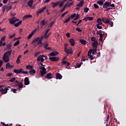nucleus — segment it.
Returning <instances> with one entry per match:
<instances>
[{"mask_svg": "<svg viewBox=\"0 0 126 126\" xmlns=\"http://www.w3.org/2000/svg\"><path fill=\"white\" fill-rule=\"evenodd\" d=\"M66 63H67V62L65 61L64 60H63L62 62V65H65L66 64Z\"/></svg>", "mask_w": 126, "mask_h": 126, "instance_id": "43", "label": "nucleus"}, {"mask_svg": "<svg viewBox=\"0 0 126 126\" xmlns=\"http://www.w3.org/2000/svg\"><path fill=\"white\" fill-rule=\"evenodd\" d=\"M93 44V48H95L96 49V46H98V42H93L92 43Z\"/></svg>", "mask_w": 126, "mask_h": 126, "instance_id": "34", "label": "nucleus"}, {"mask_svg": "<svg viewBox=\"0 0 126 126\" xmlns=\"http://www.w3.org/2000/svg\"><path fill=\"white\" fill-rule=\"evenodd\" d=\"M13 67V66L12 65H10L9 63H8L6 64V68L7 69L8 68H12Z\"/></svg>", "mask_w": 126, "mask_h": 126, "instance_id": "22", "label": "nucleus"}, {"mask_svg": "<svg viewBox=\"0 0 126 126\" xmlns=\"http://www.w3.org/2000/svg\"><path fill=\"white\" fill-rule=\"evenodd\" d=\"M67 5V3L65 5H64L63 8L61 10V13H63V12L64 11V9H65V7H66Z\"/></svg>", "mask_w": 126, "mask_h": 126, "instance_id": "32", "label": "nucleus"}, {"mask_svg": "<svg viewBox=\"0 0 126 126\" xmlns=\"http://www.w3.org/2000/svg\"><path fill=\"white\" fill-rule=\"evenodd\" d=\"M65 53H66L67 55H72V52L70 49H67L66 51H65Z\"/></svg>", "mask_w": 126, "mask_h": 126, "instance_id": "28", "label": "nucleus"}, {"mask_svg": "<svg viewBox=\"0 0 126 126\" xmlns=\"http://www.w3.org/2000/svg\"><path fill=\"white\" fill-rule=\"evenodd\" d=\"M59 57H49L50 61H51L52 62H58L59 61Z\"/></svg>", "mask_w": 126, "mask_h": 126, "instance_id": "8", "label": "nucleus"}, {"mask_svg": "<svg viewBox=\"0 0 126 126\" xmlns=\"http://www.w3.org/2000/svg\"><path fill=\"white\" fill-rule=\"evenodd\" d=\"M88 11H89V8L88 7H86L84 8V12H88Z\"/></svg>", "mask_w": 126, "mask_h": 126, "instance_id": "51", "label": "nucleus"}, {"mask_svg": "<svg viewBox=\"0 0 126 126\" xmlns=\"http://www.w3.org/2000/svg\"><path fill=\"white\" fill-rule=\"evenodd\" d=\"M46 23L47 22H45V20H43L40 22V24L41 26H44V25H45Z\"/></svg>", "mask_w": 126, "mask_h": 126, "instance_id": "33", "label": "nucleus"}, {"mask_svg": "<svg viewBox=\"0 0 126 126\" xmlns=\"http://www.w3.org/2000/svg\"><path fill=\"white\" fill-rule=\"evenodd\" d=\"M67 0H63V1H60V3L59 4V7H63V3L65 2Z\"/></svg>", "mask_w": 126, "mask_h": 126, "instance_id": "29", "label": "nucleus"}, {"mask_svg": "<svg viewBox=\"0 0 126 126\" xmlns=\"http://www.w3.org/2000/svg\"><path fill=\"white\" fill-rule=\"evenodd\" d=\"M46 8H47V6H45L43 8H41L38 9L36 12V15H37V16H39V14H40V13H43L45 9H46Z\"/></svg>", "mask_w": 126, "mask_h": 126, "instance_id": "6", "label": "nucleus"}, {"mask_svg": "<svg viewBox=\"0 0 126 126\" xmlns=\"http://www.w3.org/2000/svg\"><path fill=\"white\" fill-rule=\"evenodd\" d=\"M11 91L13 92V93H16V91H17V89H11Z\"/></svg>", "mask_w": 126, "mask_h": 126, "instance_id": "62", "label": "nucleus"}, {"mask_svg": "<svg viewBox=\"0 0 126 126\" xmlns=\"http://www.w3.org/2000/svg\"><path fill=\"white\" fill-rule=\"evenodd\" d=\"M49 46V43H48L47 42H45V44L44 46V48L45 50H49V51H50L51 50H52V48L50 47H48Z\"/></svg>", "mask_w": 126, "mask_h": 126, "instance_id": "12", "label": "nucleus"}, {"mask_svg": "<svg viewBox=\"0 0 126 126\" xmlns=\"http://www.w3.org/2000/svg\"><path fill=\"white\" fill-rule=\"evenodd\" d=\"M83 63L82 62L80 63H77L76 64V67L79 68L80 66H81V64H82Z\"/></svg>", "mask_w": 126, "mask_h": 126, "instance_id": "42", "label": "nucleus"}, {"mask_svg": "<svg viewBox=\"0 0 126 126\" xmlns=\"http://www.w3.org/2000/svg\"><path fill=\"white\" fill-rule=\"evenodd\" d=\"M57 55H59V52H52L50 53L49 56L50 57H54L55 56H57Z\"/></svg>", "mask_w": 126, "mask_h": 126, "instance_id": "17", "label": "nucleus"}, {"mask_svg": "<svg viewBox=\"0 0 126 126\" xmlns=\"http://www.w3.org/2000/svg\"><path fill=\"white\" fill-rule=\"evenodd\" d=\"M83 3H84V0H81L79 3L76 5V6H78L79 7H82V6H83Z\"/></svg>", "mask_w": 126, "mask_h": 126, "instance_id": "15", "label": "nucleus"}, {"mask_svg": "<svg viewBox=\"0 0 126 126\" xmlns=\"http://www.w3.org/2000/svg\"><path fill=\"white\" fill-rule=\"evenodd\" d=\"M97 23H98L97 25H102V24H103L102 23V19H101V18L97 19Z\"/></svg>", "mask_w": 126, "mask_h": 126, "instance_id": "31", "label": "nucleus"}, {"mask_svg": "<svg viewBox=\"0 0 126 126\" xmlns=\"http://www.w3.org/2000/svg\"><path fill=\"white\" fill-rule=\"evenodd\" d=\"M75 18H74L73 19V20H77V19H79V18H80V15L79 14H77V15H76V16H75Z\"/></svg>", "mask_w": 126, "mask_h": 126, "instance_id": "39", "label": "nucleus"}, {"mask_svg": "<svg viewBox=\"0 0 126 126\" xmlns=\"http://www.w3.org/2000/svg\"><path fill=\"white\" fill-rule=\"evenodd\" d=\"M76 16V14L74 13L73 14L71 15L70 19L71 18L72 19H73V18H74V17H75Z\"/></svg>", "mask_w": 126, "mask_h": 126, "instance_id": "48", "label": "nucleus"}, {"mask_svg": "<svg viewBox=\"0 0 126 126\" xmlns=\"http://www.w3.org/2000/svg\"><path fill=\"white\" fill-rule=\"evenodd\" d=\"M92 55H95V54H97V45L96 46V47L95 49H92Z\"/></svg>", "mask_w": 126, "mask_h": 126, "instance_id": "26", "label": "nucleus"}, {"mask_svg": "<svg viewBox=\"0 0 126 126\" xmlns=\"http://www.w3.org/2000/svg\"><path fill=\"white\" fill-rule=\"evenodd\" d=\"M107 7H110V2L106 1L103 5V8H107Z\"/></svg>", "mask_w": 126, "mask_h": 126, "instance_id": "13", "label": "nucleus"}, {"mask_svg": "<svg viewBox=\"0 0 126 126\" xmlns=\"http://www.w3.org/2000/svg\"><path fill=\"white\" fill-rule=\"evenodd\" d=\"M9 23L10 24H12V25L14 24V23H15V20L10 19L9 21Z\"/></svg>", "mask_w": 126, "mask_h": 126, "instance_id": "41", "label": "nucleus"}, {"mask_svg": "<svg viewBox=\"0 0 126 126\" xmlns=\"http://www.w3.org/2000/svg\"><path fill=\"white\" fill-rule=\"evenodd\" d=\"M113 7L114 9H115V8H116V7L115 6V4H111V2H110V6L109 7Z\"/></svg>", "mask_w": 126, "mask_h": 126, "instance_id": "49", "label": "nucleus"}, {"mask_svg": "<svg viewBox=\"0 0 126 126\" xmlns=\"http://www.w3.org/2000/svg\"><path fill=\"white\" fill-rule=\"evenodd\" d=\"M70 16H69L64 22V23H67L69 21H70Z\"/></svg>", "mask_w": 126, "mask_h": 126, "instance_id": "36", "label": "nucleus"}, {"mask_svg": "<svg viewBox=\"0 0 126 126\" xmlns=\"http://www.w3.org/2000/svg\"><path fill=\"white\" fill-rule=\"evenodd\" d=\"M39 54L40 53L37 52L34 54V57H35V58H37V57L38 56Z\"/></svg>", "mask_w": 126, "mask_h": 126, "instance_id": "64", "label": "nucleus"}, {"mask_svg": "<svg viewBox=\"0 0 126 126\" xmlns=\"http://www.w3.org/2000/svg\"><path fill=\"white\" fill-rule=\"evenodd\" d=\"M33 0H29V1L27 2L28 5L30 7H32V4H33Z\"/></svg>", "mask_w": 126, "mask_h": 126, "instance_id": "23", "label": "nucleus"}, {"mask_svg": "<svg viewBox=\"0 0 126 126\" xmlns=\"http://www.w3.org/2000/svg\"><path fill=\"white\" fill-rule=\"evenodd\" d=\"M89 59H90L91 61H92V60H94V57H93V56L90 55L89 56Z\"/></svg>", "mask_w": 126, "mask_h": 126, "instance_id": "60", "label": "nucleus"}, {"mask_svg": "<svg viewBox=\"0 0 126 126\" xmlns=\"http://www.w3.org/2000/svg\"><path fill=\"white\" fill-rule=\"evenodd\" d=\"M71 5H73V2H71L70 3H69L67 6L68 7H70Z\"/></svg>", "mask_w": 126, "mask_h": 126, "instance_id": "59", "label": "nucleus"}, {"mask_svg": "<svg viewBox=\"0 0 126 126\" xmlns=\"http://www.w3.org/2000/svg\"><path fill=\"white\" fill-rule=\"evenodd\" d=\"M50 35H46V33L44 34V35H42L41 36L37 37L35 38H34L32 41V42L31 44H34V43L37 42V45H41V44H42V40L45 38V39H47V38H49V36Z\"/></svg>", "mask_w": 126, "mask_h": 126, "instance_id": "1", "label": "nucleus"}, {"mask_svg": "<svg viewBox=\"0 0 126 126\" xmlns=\"http://www.w3.org/2000/svg\"><path fill=\"white\" fill-rule=\"evenodd\" d=\"M22 23V21H20L14 24L15 27H18Z\"/></svg>", "mask_w": 126, "mask_h": 126, "instance_id": "27", "label": "nucleus"}, {"mask_svg": "<svg viewBox=\"0 0 126 126\" xmlns=\"http://www.w3.org/2000/svg\"><path fill=\"white\" fill-rule=\"evenodd\" d=\"M45 78L47 79H52L53 77H52V74L51 73H48L45 76Z\"/></svg>", "mask_w": 126, "mask_h": 126, "instance_id": "20", "label": "nucleus"}, {"mask_svg": "<svg viewBox=\"0 0 126 126\" xmlns=\"http://www.w3.org/2000/svg\"><path fill=\"white\" fill-rule=\"evenodd\" d=\"M15 79H16V78H15V77L12 78L11 79L9 80L10 82H14V81H15Z\"/></svg>", "mask_w": 126, "mask_h": 126, "instance_id": "52", "label": "nucleus"}, {"mask_svg": "<svg viewBox=\"0 0 126 126\" xmlns=\"http://www.w3.org/2000/svg\"><path fill=\"white\" fill-rule=\"evenodd\" d=\"M50 30H51V29H46V32L45 33V35H47L48 33H49V31H50Z\"/></svg>", "mask_w": 126, "mask_h": 126, "instance_id": "54", "label": "nucleus"}, {"mask_svg": "<svg viewBox=\"0 0 126 126\" xmlns=\"http://www.w3.org/2000/svg\"><path fill=\"white\" fill-rule=\"evenodd\" d=\"M91 40L93 42H94V43L97 42V40L96 39H95V37H92L91 38Z\"/></svg>", "mask_w": 126, "mask_h": 126, "instance_id": "45", "label": "nucleus"}, {"mask_svg": "<svg viewBox=\"0 0 126 126\" xmlns=\"http://www.w3.org/2000/svg\"><path fill=\"white\" fill-rule=\"evenodd\" d=\"M76 31H78V32H82V30L80 29L79 28H76Z\"/></svg>", "mask_w": 126, "mask_h": 126, "instance_id": "56", "label": "nucleus"}, {"mask_svg": "<svg viewBox=\"0 0 126 126\" xmlns=\"http://www.w3.org/2000/svg\"><path fill=\"white\" fill-rule=\"evenodd\" d=\"M97 4L101 5V6H102V5H104V1L102 0H99L97 1Z\"/></svg>", "mask_w": 126, "mask_h": 126, "instance_id": "25", "label": "nucleus"}, {"mask_svg": "<svg viewBox=\"0 0 126 126\" xmlns=\"http://www.w3.org/2000/svg\"><path fill=\"white\" fill-rule=\"evenodd\" d=\"M28 18H32V15H25L23 18V20H25V19H28Z\"/></svg>", "mask_w": 126, "mask_h": 126, "instance_id": "18", "label": "nucleus"}, {"mask_svg": "<svg viewBox=\"0 0 126 126\" xmlns=\"http://www.w3.org/2000/svg\"><path fill=\"white\" fill-rule=\"evenodd\" d=\"M55 24V21H52L49 25V26L48 27V28H51L52 26H53Z\"/></svg>", "mask_w": 126, "mask_h": 126, "instance_id": "38", "label": "nucleus"}, {"mask_svg": "<svg viewBox=\"0 0 126 126\" xmlns=\"http://www.w3.org/2000/svg\"><path fill=\"white\" fill-rule=\"evenodd\" d=\"M23 69H14V72L15 73H17V74H19V73H23V74H28V71H23Z\"/></svg>", "mask_w": 126, "mask_h": 126, "instance_id": "4", "label": "nucleus"}, {"mask_svg": "<svg viewBox=\"0 0 126 126\" xmlns=\"http://www.w3.org/2000/svg\"><path fill=\"white\" fill-rule=\"evenodd\" d=\"M19 89H21V88H23V84H22V82H20L19 84L18 85Z\"/></svg>", "mask_w": 126, "mask_h": 126, "instance_id": "37", "label": "nucleus"}, {"mask_svg": "<svg viewBox=\"0 0 126 126\" xmlns=\"http://www.w3.org/2000/svg\"><path fill=\"white\" fill-rule=\"evenodd\" d=\"M8 88L10 89V86H7V87L5 88L3 90V92H2V94H6V93L7 92V91L8 90Z\"/></svg>", "mask_w": 126, "mask_h": 126, "instance_id": "16", "label": "nucleus"}, {"mask_svg": "<svg viewBox=\"0 0 126 126\" xmlns=\"http://www.w3.org/2000/svg\"><path fill=\"white\" fill-rule=\"evenodd\" d=\"M29 73H30V74H31L32 75V74H35V73H36V71L34 69H32L29 71Z\"/></svg>", "mask_w": 126, "mask_h": 126, "instance_id": "24", "label": "nucleus"}, {"mask_svg": "<svg viewBox=\"0 0 126 126\" xmlns=\"http://www.w3.org/2000/svg\"><path fill=\"white\" fill-rule=\"evenodd\" d=\"M24 84L25 85H29L30 84V81H29V78L27 77L25 78Z\"/></svg>", "mask_w": 126, "mask_h": 126, "instance_id": "9", "label": "nucleus"}, {"mask_svg": "<svg viewBox=\"0 0 126 126\" xmlns=\"http://www.w3.org/2000/svg\"><path fill=\"white\" fill-rule=\"evenodd\" d=\"M26 68L27 69H31V70L32 69H33V66L31 65H28L26 66Z\"/></svg>", "mask_w": 126, "mask_h": 126, "instance_id": "35", "label": "nucleus"}, {"mask_svg": "<svg viewBox=\"0 0 126 126\" xmlns=\"http://www.w3.org/2000/svg\"><path fill=\"white\" fill-rule=\"evenodd\" d=\"M0 41H1L2 42H4V41H5V36H3L2 37H1Z\"/></svg>", "mask_w": 126, "mask_h": 126, "instance_id": "57", "label": "nucleus"}, {"mask_svg": "<svg viewBox=\"0 0 126 126\" xmlns=\"http://www.w3.org/2000/svg\"><path fill=\"white\" fill-rule=\"evenodd\" d=\"M16 63L19 64V63H20V58H18L17 57V59L16 60Z\"/></svg>", "mask_w": 126, "mask_h": 126, "instance_id": "55", "label": "nucleus"}, {"mask_svg": "<svg viewBox=\"0 0 126 126\" xmlns=\"http://www.w3.org/2000/svg\"><path fill=\"white\" fill-rule=\"evenodd\" d=\"M43 58L44 57L43 56V55H40L38 56L37 58V62H40L41 61V62L43 63V62L45 61Z\"/></svg>", "mask_w": 126, "mask_h": 126, "instance_id": "10", "label": "nucleus"}, {"mask_svg": "<svg viewBox=\"0 0 126 126\" xmlns=\"http://www.w3.org/2000/svg\"><path fill=\"white\" fill-rule=\"evenodd\" d=\"M109 119H110V115H108L107 116V119L105 121V124H108Z\"/></svg>", "mask_w": 126, "mask_h": 126, "instance_id": "40", "label": "nucleus"}, {"mask_svg": "<svg viewBox=\"0 0 126 126\" xmlns=\"http://www.w3.org/2000/svg\"><path fill=\"white\" fill-rule=\"evenodd\" d=\"M41 70L40 71V74L42 76H44L46 73H47V69L45 67H41Z\"/></svg>", "mask_w": 126, "mask_h": 126, "instance_id": "5", "label": "nucleus"}, {"mask_svg": "<svg viewBox=\"0 0 126 126\" xmlns=\"http://www.w3.org/2000/svg\"><path fill=\"white\" fill-rule=\"evenodd\" d=\"M69 42L71 46H72V47L74 46V45H75V42H74V39H73V38L70 39V40H69Z\"/></svg>", "mask_w": 126, "mask_h": 126, "instance_id": "14", "label": "nucleus"}, {"mask_svg": "<svg viewBox=\"0 0 126 126\" xmlns=\"http://www.w3.org/2000/svg\"><path fill=\"white\" fill-rule=\"evenodd\" d=\"M60 3H61V1H58L56 3L53 2L51 4L52 5L53 8H55V7H57V6H58V5H59V4H60Z\"/></svg>", "mask_w": 126, "mask_h": 126, "instance_id": "11", "label": "nucleus"}, {"mask_svg": "<svg viewBox=\"0 0 126 126\" xmlns=\"http://www.w3.org/2000/svg\"><path fill=\"white\" fill-rule=\"evenodd\" d=\"M11 47H12V45H11V43H9L6 45V49L7 50V51H9V50L11 49Z\"/></svg>", "mask_w": 126, "mask_h": 126, "instance_id": "21", "label": "nucleus"}, {"mask_svg": "<svg viewBox=\"0 0 126 126\" xmlns=\"http://www.w3.org/2000/svg\"><path fill=\"white\" fill-rule=\"evenodd\" d=\"M56 79H62L63 78V76H62L59 73H57L56 74Z\"/></svg>", "mask_w": 126, "mask_h": 126, "instance_id": "19", "label": "nucleus"}, {"mask_svg": "<svg viewBox=\"0 0 126 126\" xmlns=\"http://www.w3.org/2000/svg\"><path fill=\"white\" fill-rule=\"evenodd\" d=\"M19 40L17 41L14 44V47H16V46H18V44H19Z\"/></svg>", "mask_w": 126, "mask_h": 126, "instance_id": "50", "label": "nucleus"}, {"mask_svg": "<svg viewBox=\"0 0 126 126\" xmlns=\"http://www.w3.org/2000/svg\"><path fill=\"white\" fill-rule=\"evenodd\" d=\"M88 18L90 21H92V20H93V17H88Z\"/></svg>", "mask_w": 126, "mask_h": 126, "instance_id": "63", "label": "nucleus"}, {"mask_svg": "<svg viewBox=\"0 0 126 126\" xmlns=\"http://www.w3.org/2000/svg\"><path fill=\"white\" fill-rule=\"evenodd\" d=\"M108 24H110L111 27H113V26H114V23L113 22H111L110 20Z\"/></svg>", "mask_w": 126, "mask_h": 126, "instance_id": "47", "label": "nucleus"}, {"mask_svg": "<svg viewBox=\"0 0 126 126\" xmlns=\"http://www.w3.org/2000/svg\"><path fill=\"white\" fill-rule=\"evenodd\" d=\"M32 36H33V34H32V33L30 34L28 36V40L31 39V38H32Z\"/></svg>", "mask_w": 126, "mask_h": 126, "instance_id": "53", "label": "nucleus"}, {"mask_svg": "<svg viewBox=\"0 0 126 126\" xmlns=\"http://www.w3.org/2000/svg\"><path fill=\"white\" fill-rule=\"evenodd\" d=\"M12 8V6L10 5V6H7L4 5L2 7V13H4V12L6 11H9L10 9Z\"/></svg>", "mask_w": 126, "mask_h": 126, "instance_id": "3", "label": "nucleus"}, {"mask_svg": "<svg viewBox=\"0 0 126 126\" xmlns=\"http://www.w3.org/2000/svg\"><path fill=\"white\" fill-rule=\"evenodd\" d=\"M94 8H99V6H98L97 4L94 3Z\"/></svg>", "mask_w": 126, "mask_h": 126, "instance_id": "58", "label": "nucleus"}, {"mask_svg": "<svg viewBox=\"0 0 126 126\" xmlns=\"http://www.w3.org/2000/svg\"><path fill=\"white\" fill-rule=\"evenodd\" d=\"M80 42L82 45H86L87 41L84 39H80Z\"/></svg>", "mask_w": 126, "mask_h": 126, "instance_id": "30", "label": "nucleus"}, {"mask_svg": "<svg viewBox=\"0 0 126 126\" xmlns=\"http://www.w3.org/2000/svg\"><path fill=\"white\" fill-rule=\"evenodd\" d=\"M10 39H12L13 37H15V33H14L13 34H11L9 35Z\"/></svg>", "mask_w": 126, "mask_h": 126, "instance_id": "44", "label": "nucleus"}, {"mask_svg": "<svg viewBox=\"0 0 126 126\" xmlns=\"http://www.w3.org/2000/svg\"><path fill=\"white\" fill-rule=\"evenodd\" d=\"M11 53H12V50L8 51L4 54L2 60L4 63H8L9 62V58H10Z\"/></svg>", "mask_w": 126, "mask_h": 126, "instance_id": "2", "label": "nucleus"}, {"mask_svg": "<svg viewBox=\"0 0 126 126\" xmlns=\"http://www.w3.org/2000/svg\"><path fill=\"white\" fill-rule=\"evenodd\" d=\"M100 25H96V28L98 29H102V26H100Z\"/></svg>", "mask_w": 126, "mask_h": 126, "instance_id": "61", "label": "nucleus"}, {"mask_svg": "<svg viewBox=\"0 0 126 126\" xmlns=\"http://www.w3.org/2000/svg\"><path fill=\"white\" fill-rule=\"evenodd\" d=\"M102 21L105 24H108V23H109V21H110V19H109V17H102Z\"/></svg>", "mask_w": 126, "mask_h": 126, "instance_id": "7", "label": "nucleus"}, {"mask_svg": "<svg viewBox=\"0 0 126 126\" xmlns=\"http://www.w3.org/2000/svg\"><path fill=\"white\" fill-rule=\"evenodd\" d=\"M92 54V49H91L88 53V56L89 57L90 56H91V54Z\"/></svg>", "mask_w": 126, "mask_h": 126, "instance_id": "46", "label": "nucleus"}]
</instances>
